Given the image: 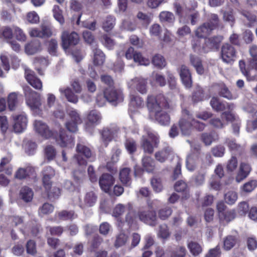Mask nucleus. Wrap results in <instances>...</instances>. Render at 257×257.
<instances>
[{
  "label": "nucleus",
  "mask_w": 257,
  "mask_h": 257,
  "mask_svg": "<svg viewBox=\"0 0 257 257\" xmlns=\"http://www.w3.org/2000/svg\"><path fill=\"white\" fill-rule=\"evenodd\" d=\"M172 210L171 208L166 207L160 209L158 211V215L160 219L165 220L172 214Z\"/></svg>",
  "instance_id": "53"
},
{
  "label": "nucleus",
  "mask_w": 257,
  "mask_h": 257,
  "mask_svg": "<svg viewBox=\"0 0 257 257\" xmlns=\"http://www.w3.org/2000/svg\"><path fill=\"white\" fill-rule=\"evenodd\" d=\"M225 149L224 147L218 145L212 148V153L213 156L216 157H221L225 153Z\"/></svg>",
  "instance_id": "60"
},
{
  "label": "nucleus",
  "mask_w": 257,
  "mask_h": 257,
  "mask_svg": "<svg viewBox=\"0 0 257 257\" xmlns=\"http://www.w3.org/2000/svg\"><path fill=\"white\" fill-rule=\"evenodd\" d=\"M55 175L54 170L51 167H48L43 171V184L46 191H49L51 187V178Z\"/></svg>",
  "instance_id": "20"
},
{
  "label": "nucleus",
  "mask_w": 257,
  "mask_h": 257,
  "mask_svg": "<svg viewBox=\"0 0 257 257\" xmlns=\"http://www.w3.org/2000/svg\"><path fill=\"white\" fill-rule=\"evenodd\" d=\"M143 99L139 96L135 95H130V110L131 111H135V109L140 108L144 105Z\"/></svg>",
  "instance_id": "27"
},
{
  "label": "nucleus",
  "mask_w": 257,
  "mask_h": 257,
  "mask_svg": "<svg viewBox=\"0 0 257 257\" xmlns=\"http://www.w3.org/2000/svg\"><path fill=\"white\" fill-rule=\"evenodd\" d=\"M257 187V181L250 180L245 183L242 186V189L245 192H250Z\"/></svg>",
  "instance_id": "50"
},
{
  "label": "nucleus",
  "mask_w": 257,
  "mask_h": 257,
  "mask_svg": "<svg viewBox=\"0 0 257 257\" xmlns=\"http://www.w3.org/2000/svg\"><path fill=\"white\" fill-rule=\"evenodd\" d=\"M204 95L203 91L200 87H197L194 92L192 99L194 102H197L203 100Z\"/></svg>",
  "instance_id": "56"
},
{
  "label": "nucleus",
  "mask_w": 257,
  "mask_h": 257,
  "mask_svg": "<svg viewBox=\"0 0 257 257\" xmlns=\"http://www.w3.org/2000/svg\"><path fill=\"white\" fill-rule=\"evenodd\" d=\"M23 90L26 97V102L31 109L34 111H41L42 100L41 94L32 89L29 86L23 87Z\"/></svg>",
  "instance_id": "3"
},
{
  "label": "nucleus",
  "mask_w": 257,
  "mask_h": 257,
  "mask_svg": "<svg viewBox=\"0 0 257 257\" xmlns=\"http://www.w3.org/2000/svg\"><path fill=\"white\" fill-rule=\"evenodd\" d=\"M153 64L159 68L164 67L166 65L164 58L161 55L157 54L154 56L152 60Z\"/></svg>",
  "instance_id": "45"
},
{
  "label": "nucleus",
  "mask_w": 257,
  "mask_h": 257,
  "mask_svg": "<svg viewBox=\"0 0 257 257\" xmlns=\"http://www.w3.org/2000/svg\"><path fill=\"white\" fill-rule=\"evenodd\" d=\"M69 115L70 117V120L69 121H73V122H76V123L80 124L82 122V120L80 115L76 110L72 109L70 110L69 112Z\"/></svg>",
  "instance_id": "62"
},
{
  "label": "nucleus",
  "mask_w": 257,
  "mask_h": 257,
  "mask_svg": "<svg viewBox=\"0 0 257 257\" xmlns=\"http://www.w3.org/2000/svg\"><path fill=\"white\" fill-rule=\"evenodd\" d=\"M34 126L35 131L45 138H49L53 135L52 132L49 129L46 123L41 120H35L34 122Z\"/></svg>",
  "instance_id": "11"
},
{
  "label": "nucleus",
  "mask_w": 257,
  "mask_h": 257,
  "mask_svg": "<svg viewBox=\"0 0 257 257\" xmlns=\"http://www.w3.org/2000/svg\"><path fill=\"white\" fill-rule=\"evenodd\" d=\"M198 159L199 153H192L189 155L187 157L186 161L187 169L190 171H194L197 166Z\"/></svg>",
  "instance_id": "24"
},
{
  "label": "nucleus",
  "mask_w": 257,
  "mask_h": 257,
  "mask_svg": "<svg viewBox=\"0 0 257 257\" xmlns=\"http://www.w3.org/2000/svg\"><path fill=\"white\" fill-rule=\"evenodd\" d=\"M118 129L116 127L104 128L101 132V140L106 147L109 142L117 137Z\"/></svg>",
  "instance_id": "13"
},
{
  "label": "nucleus",
  "mask_w": 257,
  "mask_h": 257,
  "mask_svg": "<svg viewBox=\"0 0 257 257\" xmlns=\"http://www.w3.org/2000/svg\"><path fill=\"white\" fill-rule=\"evenodd\" d=\"M104 95L106 99L114 105L123 100V95L119 89L109 87L104 90Z\"/></svg>",
  "instance_id": "6"
},
{
  "label": "nucleus",
  "mask_w": 257,
  "mask_h": 257,
  "mask_svg": "<svg viewBox=\"0 0 257 257\" xmlns=\"http://www.w3.org/2000/svg\"><path fill=\"white\" fill-rule=\"evenodd\" d=\"M179 73L183 84L186 87L190 88L192 86V81L191 72L188 67L185 65H181Z\"/></svg>",
  "instance_id": "12"
},
{
  "label": "nucleus",
  "mask_w": 257,
  "mask_h": 257,
  "mask_svg": "<svg viewBox=\"0 0 257 257\" xmlns=\"http://www.w3.org/2000/svg\"><path fill=\"white\" fill-rule=\"evenodd\" d=\"M236 51L234 48L228 43L224 44L221 47V58L227 63L233 62L236 58Z\"/></svg>",
  "instance_id": "9"
},
{
  "label": "nucleus",
  "mask_w": 257,
  "mask_h": 257,
  "mask_svg": "<svg viewBox=\"0 0 257 257\" xmlns=\"http://www.w3.org/2000/svg\"><path fill=\"white\" fill-rule=\"evenodd\" d=\"M206 173L204 171H200L196 174L193 178L195 185L199 186L203 184L205 181Z\"/></svg>",
  "instance_id": "54"
},
{
  "label": "nucleus",
  "mask_w": 257,
  "mask_h": 257,
  "mask_svg": "<svg viewBox=\"0 0 257 257\" xmlns=\"http://www.w3.org/2000/svg\"><path fill=\"white\" fill-rule=\"evenodd\" d=\"M115 25V18L112 16H108L102 23V28L106 32L111 31Z\"/></svg>",
  "instance_id": "40"
},
{
  "label": "nucleus",
  "mask_w": 257,
  "mask_h": 257,
  "mask_svg": "<svg viewBox=\"0 0 257 257\" xmlns=\"http://www.w3.org/2000/svg\"><path fill=\"white\" fill-rule=\"evenodd\" d=\"M97 196L96 193L93 191H89L87 192L83 198V202L80 205L82 208L91 207L96 202Z\"/></svg>",
  "instance_id": "21"
},
{
  "label": "nucleus",
  "mask_w": 257,
  "mask_h": 257,
  "mask_svg": "<svg viewBox=\"0 0 257 257\" xmlns=\"http://www.w3.org/2000/svg\"><path fill=\"white\" fill-rule=\"evenodd\" d=\"M179 124L182 135L184 136L190 135L192 126V116L188 110L184 109L182 110V115L179 120Z\"/></svg>",
  "instance_id": "4"
},
{
  "label": "nucleus",
  "mask_w": 257,
  "mask_h": 257,
  "mask_svg": "<svg viewBox=\"0 0 257 257\" xmlns=\"http://www.w3.org/2000/svg\"><path fill=\"white\" fill-rule=\"evenodd\" d=\"M144 130L147 135L143 136L141 146L145 153L152 154L154 152V148H157L159 146V137L149 127H146Z\"/></svg>",
  "instance_id": "2"
},
{
  "label": "nucleus",
  "mask_w": 257,
  "mask_h": 257,
  "mask_svg": "<svg viewBox=\"0 0 257 257\" xmlns=\"http://www.w3.org/2000/svg\"><path fill=\"white\" fill-rule=\"evenodd\" d=\"M159 18L161 22L168 23H173L175 21L173 14L168 11L162 12L159 15Z\"/></svg>",
  "instance_id": "39"
},
{
  "label": "nucleus",
  "mask_w": 257,
  "mask_h": 257,
  "mask_svg": "<svg viewBox=\"0 0 257 257\" xmlns=\"http://www.w3.org/2000/svg\"><path fill=\"white\" fill-rule=\"evenodd\" d=\"M134 60L142 65H148L150 64L149 60L143 57L142 54L139 52H135L134 55Z\"/></svg>",
  "instance_id": "52"
},
{
  "label": "nucleus",
  "mask_w": 257,
  "mask_h": 257,
  "mask_svg": "<svg viewBox=\"0 0 257 257\" xmlns=\"http://www.w3.org/2000/svg\"><path fill=\"white\" fill-rule=\"evenodd\" d=\"M101 116L96 110H91L87 116L88 123L91 125H96L100 122Z\"/></svg>",
  "instance_id": "33"
},
{
  "label": "nucleus",
  "mask_w": 257,
  "mask_h": 257,
  "mask_svg": "<svg viewBox=\"0 0 257 257\" xmlns=\"http://www.w3.org/2000/svg\"><path fill=\"white\" fill-rule=\"evenodd\" d=\"M138 216L141 221L149 225L154 226L157 224V218L155 211H140L138 213Z\"/></svg>",
  "instance_id": "10"
},
{
  "label": "nucleus",
  "mask_w": 257,
  "mask_h": 257,
  "mask_svg": "<svg viewBox=\"0 0 257 257\" xmlns=\"http://www.w3.org/2000/svg\"><path fill=\"white\" fill-rule=\"evenodd\" d=\"M144 169L148 172H152L155 167V161L151 157L145 156L142 160Z\"/></svg>",
  "instance_id": "31"
},
{
  "label": "nucleus",
  "mask_w": 257,
  "mask_h": 257,
  "mask_svg": "<svg viewBox=\"0 0 257 257\" xmlns=\"http://www.w3.org/2000/svg\"><path fill=\"white\" fill-rule=\"evenodd\" d=\"M20 195L25 201L30 202L33 198V192L30 188L25 186L21 189Z\"/></svg>",
  "instance_id": "35"
},
{
  "label": "nucleus",
  "mask_w": 257,
  "mask_h": 257,
  "mask_svg": "<svg viewBox=\"0 0 257 257\" xmlns=\"http://www.w3.org/2000/svg\"><path fill=\"white\" fill-rule=\"evenodd\" d=\"M53 210L54 207L51 204L46 203L39 208V213L40 215L47 214L51 213Z\"/></svg>",
  "instance_id": "59"
},
{
  "label": "nucleus",
  "mask_w": 257,
  "mask_h": 257,
  "mask_svg": "<svg viewBox=\"0 0 257 257\" xmlns=\"http://www.w3.org/2000/svg\"><path fill=\"white\" fill-rule=\"evenodd\" d=\"M190 61L198 74H202L204 73V68L202 64V61L200 58L196 56L191 55L190 56Z\"/></svg>",
  "instance_id": "29"
},
{
  "label": "nucleus",
  "mask_w": 257,
  "mask_h": 257,
  "mask_svg": "<svg viewBox=\"0 0 257 257\" xmlns=\"http://www.w3.org/2000/svg\"><path fill=\"white\" fill-rule=\"evenodd\" d=\"M147 79L142 77H136L127 82L129 88L136 90L142 94L147 92Z\"/></svg>",
  "instance_id": "5"
},
{
  "label": "nucleus",
  "mask_w": 257,
  "mask_h": 257,
  "mask_svg": "<svg viewBox=\"0 0 257 257\" xmlns=\"http://www.w3.org/2000/svg\"><path fill=\"white\" fill-rule=\"evenodd\" d=\"M221 117L224 118L227 121H230L232 123L238 120L239 118L230 111H225L222 113Z\"/></svg>",
  "instance_id": "57"
},
{
  "label": "nucleus",
  "mask_w": 257,
  "mask_h": 257,
  "mask_svg": "<svg viewBox=\"0 0 257 257\" xmlns=\"http://www.w3.org/2000/svg\"><path fill=\"white\" fill-rule=\"evenodd\" d=\"M0 33L6 39H10L13 36V30L9 27H4L1 28Z\"/></svg>",
  "instance_id": "63"
},
{
  "label": "nucleus",
  "mask_w": 257,
  "mask_h": 257,
  "mask_svg": "<svg viewBox=\"0 0 257 257\" xmlns=\"http://www.w3.org/2000/svg\"><path fill=\"white\" fill-rule=\"evenodd\" d=\"M11 160L10 157H4L2 159L0 163V172H4L8 175L12 174V168L10 165Z\"/></svg>",
  "instance_id": "30"
},
{
  "label": "nucleus",
  "mask_w": 257,
  "mask_h": 257,
  "mask_svg": "<svg viewBox=\"0 0 257 257\" xmlns=\"http://www.w3.org/2000/svg\"><path fill=\"white\" fill-rule=\"evenodd\" d=\"M219 19L217 14H211L208 16V22L207 23H209V25L214 29L216 28L219 24Z\"/></svg>",
  "instance_id": "55"
},
{
  "label": "nucleus",
  "mask_w": 257,
  "mask_h": 257,
  "mask_svg": "<svg viewBox=\"0 0 257 257\" xmlns=\"http://www.w3.org/2000/svg\"><path fill=\"white\" fill-rule=\"evenodd\" d=\"M173 155L174 152L172 148L166 144L162 150L155 153V157L158 161L160 163H164Z\"/></svg>",
  "instance_id": "14"
},
{
  "label": "nucleus",
  "mask_w": 257,
  "mask_h": 257,
  "mask_svg": "<svg viewBox=\"0 0 257 257\" xmlns=\"http://www.w3.org/2000/svg\"><path fill=\"white\" fill-rule=\"evenodd\" d=\"M76 152L80 154L84 155L87 158H90L92 156L90 149L83 143H79L77 145Z\"/></svg>",
  "instance_id": "34"
},
{
  "label": "nucleus",
  "mask_w": 257,
  "mask_h": 257,
  "mask_svg": "<svg viewBox=\"0 0 257 257\" xmlns=\"http://www.w3.org/2000/svg\"><path fill=\"white\" fill-rule=\"evenodd\" d=\"M53 15L55 19L61 24L64 23V19L62 14V11L58 6H54L53 9Z\"/></svg>",
  "instance_id": "49"
},
{
  "label": "nucleus",
  "mask_w": 257,
  "mask_h": 257,
  "mask_svg": "<svg viewBox=\"0 0 257 257\" xmlns=\"http://www.w3.org/2000/svg\"><path fill=\"white\" fill-rule=\"evenodd\" d=\"M125 147L126 150L130 154L135 152L137 150V144L135 140L132 139H128L125 142Z\"/></svg>",
  "instance_id": "48"
},
{
  "label": "nucleus",
  "mask_w": 257,
  "mask_h": 257,
  "mask_svg": "<svg viewBox=\"0 0 257 257\" xmlns=\"http://www.w3.org/2000/svg\"><path fill=\"white\" fill-rule=\"evenodd\" d=\"M218 139V135L215 132L204 133L201 135V141L206 146H210Z\"/></svg>",
  "instance_id": "25"
},
{
  "label": "nucleus",
  "mask_w": 257,
  "mask_h": 257,
  "mask_svg": "<svg viewBox=\"0 0 257 257\" xmlns=\"http://www.w3.org/2000/svg\"><path fill=\"white\" fill-rule=\"evenodd\" d=\"M147 105L150 116H154L158 123L162 125H167L169 123L170 116L163 110V109L170 107L169 103L163 95L159 94L156 97L148 96Z\"/></svg>",
  "instance_id": "1"
},
{
  "label": "nucleus",
  "mask_w": 257,
  "mask_h": 257,
  "mask_svg": "<svg viewBox=\"0 0 257 257\" xmlns=\"http://www.w3.org/2000/svg\"><path fill=\"white\" fill-rule=\"evenodd\" d=\"M56 141L61 147L72 148L74 145L73 139L71 136L66 135L63 130L60 131L59 137Z\"/></svg>",
  "instance_id": "19"
},
{
  "label": "nucleus",
  "mask_w": 257,
  "mask_h": 257,
  "mask_svg": "<svg viewBox=\"0 0 257 257\" xmlns=\"http://www.w3.org/2000/svg\"><path fill=\"white\" fill-rule=\"evenodd\" d=\"M24 68L25 69V77L28 83L35 89L42 90L43 88L42 81L36 76L33 71L26 66H24Z\"/></svg>",
  "instance_id": "8"
},
{
  "label": "nucleus",
  "mask_w": 257,
  "mask_h": 257,
  "mask_svg": "<svg viewBox=\"0 0 257 257\" xmlns=\"http://www.w3.org/2000/svg\"><path fill=\"white\" fill-rule=\"evenodd\" d=\"M190 252L194 256L199 255L202 251V246L197 242L191 241L188 243Z\"/></svg>",
  "instance_id": "38"
},
{
  "label": "nucleus",
  "mask_w": 257,
  "mask_h": 257,
  "mask_svg": "<svg viewBox=\"0 0 257 257\" xmlns=\"http://www.w3.org/2000/svg\"><path fill=\"white\" fill-rule=\"evenodd\" d=\"M151 185L154 190L156 192H160L163 189L162 182L160 178H153L151 180Z\"/></svg>",
  "instance_id": "58"
},
{
  "label": "nucleus",
  "mask_w": 257,
  "mask_h": 257,
  "mask_svg": "<svg viewBox=\"0 0 257 257\" xmlns=\"http://www.w3.org/2000/svg\"><path fill=\"white\" fill-rule=\"evenodd\" d=\"M18 103L17 95L13 92L9 94L8 98V107L11 110H14Z\"/></svg>",
  "instance_id": "47"
},
{
  "label": "nucleus",
  "mask_w": 257,
  "mask_h": 257,
  "mask_svg": "<svg viewBox=\"0 0 257 257\" xmlns=\"http://www.w3.org/2000/svg\"><path fill=\"white\" fill-rule=\"evenodd\" d=\"M237 241L235 236L228 235L226 236L224 240V248L228 250L232 248L236 244Z\"/></svg>",
  "instance_id": "43"
},
{
  "label": "nucleus",
  "mask_w": 257,
  "mask_h": 257,
  "mask_svg": "<svg viewBox=\"0 0 257 257\" xmlns=\"http://www.w3.org/2000/svg\"><path fill=\"white\" fill-rule=\"evenodd\" d=\"M58 216L60 219L63 220H71L76 217V215L73 211L63 210L58 213Z\"/></svg>",
  "instance_id": "44"
},
{
  "label": "nucleus",
  "mask_w": 257,
  "mask_h": 257,
  "mask_svg": "<svg viewBox=\"0 0 257 257\" xmlns=\"http://www.w3.org/2000/svg\"><path fill=\"white\" fill-rule=\"evenodd\" d=\"M35 172L34 168L31 166H27L26 168H19L16 172V178L19 179H23L33 175Z\"/></svg>",
  "instance_id": "26"
},
{
  "label": "nucleus",
  "mask_w": 257,
  "mask_h": 257,
  "mask_svg": "<svg viewBox=\"0 0 257 257\" xmlns=\"http://www.w3.org/2000/svg\"><path fill=\"white\" fill-rule=\"evenodd\" d=\"M210 105L212 108L217 111H223L226 109V104L220 102L219 99L215 97L211 98Z\"/></svg>",
  "instance_id": "36"
},
{
  "label": "nucleus",
  "mask_w": 257,
  "mask_h": 257,
  "mask_svg": "<svg viewBox=\"0 0 257 257\" xmlns=\"http://www.w3.org/2000/svg\"><path fill=\"white\" fill-rule=\"evenodd\" d=\"M186 253V250L184 247L179 246L172 252L171 257H185Z\"/></svg>",
  "instance_id": "64"
},
{
  "label": "nucleus",
  "mask_w": 257,
  "mask_h": 257,
  "mask_svg": "<svg viewBox=\"0 0 257 257\" xmlns=\"http://www.w3.org/2000/svg\"><path fill=\"white\" fill-rule=\"evenodd\" d=\"M114 180L113 176L109 174H103L99 178L100 188L105 192H108L113 184Z\"/></svg>",
  "instance_id": "16"
},
{
  "label": "nucleus",
  "mask_w": 257,
  "mask_h": 257,
  "mask_svg": "<svg viewBox=\"0 0 257 257\" xmlns=\"http://www.w3.org/2000/svg\"><path fill=\"white\" fill-rule=\"evenodd\" d=\"M170 235L168 226L164 224L159 226V230L158 233L159 237L163 239H166L169 237Z\"/></svg>",
  "instance_id": "51"
},
{
  "label": "nucleus",
  "mask_w": 257,
  "mask_h": 257,
  "mask_svg": "<svg viewBox=\"0 0 257 257\" xmlns=\"http://www.w3.org/2000/svg\"><path fill=\"white\" fill-rule=\"evenodd\" d=\"M238 198L237 194L234 191H229L224 194V200L228 204H233Z\"/></svg>",
  "instance_id": "42"
},
{
  "label": "nucleus",
  "mask_w": 257,
  "mask_h": 257,
  "mask_svg": "<svg viewBox=\"0 0 257 257\" xmlns=\"http://www.w3.org/2000/svg\"><path fill=\"white\" fill-rule=\"evenodd\" d=\"M45 156L49 161L53 160L56 156V151L52 146H48L45 149Z\"/></svg>",
  "instance_id": "61"
},
{
  "label": "nucleus",
  "mask_w": 257,
  "mask_h": 257,
  "mask_svg": "<svg viewBox=\"0 0 257 257\" xmlns=\"http://www.w3.org/2000/svg\"><path fill=\"white\" fill-rule=\"evenodd\" d=\"M128 236L123 232H120L116 236V240L114 242V245L115 247L118 248L125 244L127 241Z\"/></svg>",
  "instance_id": "41"
},
{
  "label": "nucleus",
  "mask_w": 257,
  "mask_h": 257,
  "mask_svg": "<svg viewBox=\"0 0 257 257\" xmlns=\"http://www.w3.org/2000/svg\"><path fill=\"white\" fill-rule=\"evenodd\" d=\"M14 130L16 133H21L26 129L27 125V119L24 115L14 116Z\"/></svg>",
  "instance_id": "18"
},
{
  "label": "nucleus",
  "mask_w": 257,
  "mask_h": 257,
  "mask_svg": "<svg viewBox=\"0 0 257 257\" xmlns=\"http://www.w3.org/2000/svg\"><path fill=\"white\" fill-rule=\"evenodd\" d=\"M93 63L95 65H102L105 60V55L102 51L96 46L93 49Z\"/></svg>",
  "instance_id": "28"
},
{
  "label": "nucleus",
  "mask_w": 257,
  "mask_h": 257,
  "mask_svg": "<svg viewBox=\"0 0 257 257\" xmlns=\"http://www.w3.org/2000/svg\"><path fill=\"white\" fill-rule=\"evenodd\" d=\"M61 39L62 46L64 49L66 50L71 46L76 45L79 42V36L75 32L69 33L65 31L62 32Z\"/></svg>",
  "instance_id": "7"
},
{
  "label": "nucleus",
  "mask_w": 257,
  "mask_h": 257,
  "mask_svg": "<svg viewBox=\"0 0 257 257\" xmlns=\"http://www.w3.org/2000/svg\"><path fill=\"white\" fill-rule=\"evenodd\" d=\"M221 41V38L219 37H212L206 39L202 45V51L203 53H207L211 50L217 48Z\"/></svg>",
  "instance_id": "17"
},
{
  "label": "nucleus",
  "mask_w": 257,
  "mask_h": 257,
  "mask_svg": "<svg viewBox=\"0 0 257 257\" xmlns=\"http://www.w3.org/2000/svg\"><path fill=\"white\" fill-rule=\"evenodd\" d=\"M237 166L238 161L236 157L232 156L226 163V169L227 172H232L236 170Z\"/></svg>",
  "instance_id": "46"
},
{
  "label": "nucleus",
  "mask_w": 257,
  "mask_h": 257,
  "mask_svg": "<svg viewBox=\"0 0 257 257\" xmlns=\"http://www.w3.org/2000/svg\"><path fill=\"white\" fill-rule=\"evenodd\" d=\"M214 30L209 23H204L198 27L195 31V36L200 38H205Z\"/></svg>",
  "instance_id": "22"
},
{
  "label": "nucleus",
  "mask_w": 257,
  "mask_h": 257,
  "mask_svg": "<svg viewBox=\"0 0 257 257\" xmlns=\"http://www.w3.org/2000/svg\"><path fill=\"white\" fill-rule=\"evenodd\" d=\"M41 44L39 42H32L27 44L25 50L27 54L33 55L40 50Z\"/></svg>",
  "instance_id": "37"
},
{
  "label": "nucleus",
  "mask_w": 257,
  "mask_h": 257,
  "mask_svg": "<svg viewBox=\"0 0 257 257\" xmlns=\"http://www.w3.org/2000/svg\"><path fill=\"white\" fill-rule=\"evenodd\" d=\"M130 172V169L124 168L121 170L119 173V179L120 181L126 186H130L131 183Z\"/></svg>",
  "instance_id": "32"
},
{
  "label": "nucleus",
  "mask_w": 257,
  "mask_h": 257,
  "mask_svg": "<svg viewBox=\"0 0 257 257\" xmlns=\"http://www.w3.org/2000/svg\"><path fill=\"white\" fill-rule=\"evenodd\" d=\"M59 91L62 95L65 96L68 101L73 103H76L78 102V96L74 94L70 88L68 87L60 88Z\"/></svg>",
  "instance_id": "23"
},
{
  "label": "nucleus",
  "mask_w": 257,
  "mask_h": 257,
  "mask_svg": "<svg viewBox=\"0 0 257 257\" xmlns=\"http://www.w3.org/2000/svg\"><path fill=\"white\" fill-rule=\"evenodd\" d=\"M251 170L250 165L245 162H241L238 171L235 176V180L239 183L245 179L249 175Z\"/></svg>",
  "instance_id": "15"
}]
</instances>
